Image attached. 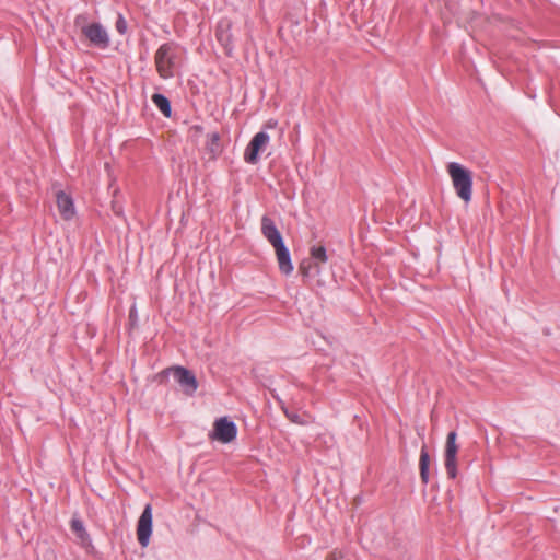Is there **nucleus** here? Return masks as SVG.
I'll return each instance as SVG.
<instances>
[{"mask_svg": "<svg viewBox=\"0 0 560 560\" xmlns=\"http://www.w3.org/2000/svg\"><path fill=\"white\" fill-rule=\"evenodd\" d=\"M179 46L175 42L162 44L154 55L156 72L162 79H171L175 75L178 60Z\"/></svg>", "mask_w": 560, "mask_h": 560, "instance_id": "1", "label": "nucleus"}, {"mask_svg": "<svg viewBox=\"0 0 560 560\" xmlns=\"http://www.w3.org/2000/svg\"><path fill=\"white\" fill-rule=\"evenodd\" d=\"M447 173L452 179L456 195L465 202L472 197V173L457 162L447 164Z\"/></svg>", "mask_w": 560, "mask_h": 560, "instance_id": "2", "label": "nucleus"}, {"mask_svg": "<svg viewBox=\"0 0 560 560\" xmlns=\"http://www.w3.org/2000/svg\"><path fill=\"white\" fill-rule=\"evenodd\" d=\"M170 375H172L175 382L180 386L184 394L192 396L196 393L198 381L190 370L180 365L167 368L158 374L159 383H166Z\"/></svg>", "mask_w": 560, "mask_h": 560, "instance_id": "3", "label": "nucleus"}, {"mask_svg": "<svg viewBox=\"0 0 560 560\" xmlns=\"http://www.w3.org/2000/svg\"><path fill=\"white\" fill-rule=\"evenodd\" d=\"M236 435L237 427L234 421L230 420L228 417H221L214 421L213 429L209 433V439L228 444L235 440Z\"/></svg>", "mask_w": 560, "mask_h": 560, "instance_id": "4", "label": "nucleus"}, {"mask_svg": "<svg viewBox=\"0 0 560 560\" xmlns=\"http://www.w3.org/2000/svg\"><path fill=\"white\" fill-rule=\"evenodd\" d=\"M457 433L451 431L447 433L445 450H444V466L450 479H455L457 476V453L458 445L456 443Z\"/></svg>", "mask_w": 560, "mask_h": 560, "instance_id": "5", "label": "nucleus"}, {"mask_svg": "<svg viewBox=\"0 0 560 560\" xmlns=\"http://www.w3.org/2000/svg\"><path fill=\"white\" fill-rule=\"evenodd\" d=\"M82 34L89 39L92 46L106 49L109 46V36L100 23H91L81 28Z\"/></svg>", "mask_w": 560, "mask_h": 560, "instance_id": "6", "label": "nucleus"}, {"mask_svg": "<svg viewBox=\"0 0 560 560\" xmlns=\"http://www.w3.org/2000/svg\"><path fill=\"white\" fill-rule=\"evenodd\" d=\"M270 137L265 131L257 132L244 151V160L246 163L256 164L259 161V153L269 143Z\"/></svg>", "mask_w": 560, "mask_h": 560, "instance_id": "7", "label": "nucleus"}, {"mask_svg": "<svg viewBox=\"0 0 560 560\" xmlns=\"http://www.w3.org/2000/svg\"><path fill=\"white\" fill-rule=\"evenodd\" d=\"M152 534V506L147 504L137 523V537L142 547H147Z\"/></svg>", "mask_w": 560, "mask_h": 560, "instance_id": "8", "label": "nucleus"}, {"mask_svg": "<svg viewBox=\"0 0 560 560\" xmlns=\"http://www.w3.org/2000/svg\"><path fill=\"white\" fill-rule=\"evenodd\" d=\"M261 234L273 247L284 243L281 232L268 215L261 218Z\"/></svg>", "mask_w": 560, "mask_h": 560, "instance_id": "9", "label": "nucleus"}, {"mask_svg": "<svg viewBox=\"0 0 560 560\" xmlns=\"http://www.w3.org/2000/svg\"><path fill=\"white\" fill-rule=\"evenodd\" d=\"M215 38L224 48L225 54L231 56L233 50L231 23L229 21H220L215 30Z\"/></svg>", "mask_w": 560, "mask_h": 560, "instance_id": "10", "label": "nucleus"}, {"mask_svg": "<svg viewBox=\"0 0 560 560\" xmlns=\"http://www.w3.org/2000/svg\"><path fill=\"white\" fill-rule=\"evenodd\" d=\"M56 202L59 210L60 215L65 220H71L74 214V205L73 199L70 195L66 194L63 190H59L56 194Z\"/></svg>", "mask_w": 560, "mask_h": 560, "instance_id": "11", "label": "nucleus"}, {"mask_svg": "<svg viewBox=\"0 0 560 560\" xmlns=\"http://www.w3.org/2000/svg\"><path fill=\"white\" fill-rule=\"evenodd\" d=\"M277 255V260L279 265V270L283 275H290L293 271V264L291 260V255L289 248L284 243L273 247Z\"/></svg>", "mask_w": 560, "mask_h": 560, "instance_id": "12", "label": "nucleus"}, {"mask_svg": "<svg viewBox=\"0 0 560 560\" xmlns=\"http://www.w3.org/2000/svg\"><path fill=\"white\" fill-rule=\"evenodd\" d=\"M299 271L304 278H314L322 271L320 266L311 258H304L299 265Z\"/></svg>", "mask_w": 560, "mask_h": 560, "instance_id": "13", "label": "nucleus"}, {"mask_svg": "<svg viewBox=\"0 0 560 560\" xmlns=\"http://www.w3.org/2000/svg\"><path fill=\"white\" fill-rule=\"evenodd\" d=\"M70 527L83 546L91 545V537L80 518H72L70 522Z\"/></svg>", "mask_w": 560, "mask_h": 560, "instance_id": "14", "label": "nucleus"}, {"mask_svg": "<svg viewBox=\"0 0 560 560\" xmlns=\"http://www.w3.org/2000/svg\"><path fill=\"white\" fill-rule=\"evenodd\" d=\"M429 465H430V455L427 450V446L423 445L420 451L419 469H420L421 481L424 485H427L429 482Z\"/></svg>", "mask_w": 560, "mask_h": 560, "instance_id": "15", "label": "nucleus"}, {"mask_svg": "<svg viewBox=\"0 0 560 560\" xmlns=\"http://www.w3.org/2000/svg\"><path fill=\"white\" fill-rule=\"evenodd\" d=\"M151 100L166 118H170L172 116L171 102L165 95L161 93H154Z\"/></svg>", "mask_w": 560, "mask_h": 560, "instance_id": "16", "label": "nucleus"}, {"mask_svg": "<svg viewBox=\"0 0 560 560\" xmlns=\"http://www.w3.org/2000/svg\"><path fill=\"white\" fill-rule=\"evenodd\" d=\"M310 257L316 262L317 266L326 264L328 261L327 249L322 244H315L310 247Z\"/></svg>", "mask_w": 560, "mask_h": 560, "instance_id": "17", "label": "nucleus"}, {"mask_svg": "<svg viewBox=\"0 0 560 560\" xmlns=\"http://www.w3.org/2000/svg\"><path fill=\"white\" fill-rule=\"evenodd\" d=\"M207 148L214 156L221 152L220 135L218 132L208 135Z\"/></svg>", "mask_w": 560, "mask_h": 560, "instance_id": "18", "label": "nucleus"}, {"mask_svg": "<svg viewBox=\"0 0 560 560\" xmlns=\"http://www.w3.org/2000/svg\"><path fill=\"white\" fill-rule=\"evenodd\" d=\"M281 410L283 411V413L285 415V417L293 423L295 424H300V425H303L305 424V422L303 421V419L301 418V416L295 412V411H290L283 402H281Z\"/></svg>", "mask_w": 560, "mask_h": 560, "instance_id": "19", "label": "nucleus"}, {"mask_svg": "<svg viewBox=\"0 0 560 560\" xmlns=\"http://www.w3.org/2000/svg\"><path fill=\"white\" fill-rule=\"evenodd\" d=\"M115 27L119 34H121V35L126 34L127 28H128L127 22L121 14L118 15L116 23H115Z\"/></svg>", "mask_w": 560, "mask_h": 560, "instance_id": "20", "label": "nucleus"}, {"mask_svg": "<svg viewBox=\"0 0 560 560\" xmlns=\"http://www.w3.org/2000/svg\"><path fill=\"white\" fill-rule=\"evenodd\" d=\"M327 560H350L348 555L341 550H334L327 557Z\"/></svg>", "mask_w": 560, "mask_h": 560, "instance_id": "21", "label": "nucleus"}, {"mask_svg": "<svg viewBox=\"0 0 560 560\" xmlns=\"http://www.w3.org/2000/svg\"><path fill=\"white\" fill-rule=\"evenodd\" d=\"M112 210L117 217L124 215V208L120 203L113 201L112 202Z\"/></svg>", "mask_w": 560, "mask_h": 560, "instance_id": "22", "label": "nucleus"}]
</instances>
